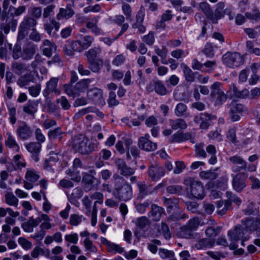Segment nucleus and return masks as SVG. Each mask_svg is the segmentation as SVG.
I'll use <instances>...</instances> for the list:
<instances>
[{"mask_svg":"<svg viewBox=\"0 0 260 260\" xmlns=\"http://www.w3.org/2000/svg\"><path fill=\"white\" fill-rule=\"evenodd\" d=\"M187 193L190 198L202 199L205 196L204 187L200 181L193 178H187L184 180Z\"/></svg>","mask_w":260,"mask_h":260,"instance_id":"f257e3e1","label":"nucleus"},{"mask_svg":"<svg viewBox=\"0 0 260 260\" xmlns=\"http://www.w3.org/2000/svg\"><path fill=\"white\" fill-rule=\"evenodd\" d=\"M121 179L123 182H116L112 194L116 199L126 202L132 198L133 189L131 185L124 182L122 178Z\"/></svg>","mask_w":260,"mask_h":260,"instance_id":"f03ea898","label":"nucleus"},{"mask_svg":"<svg viewBox=\"0 0 260 260\" xmlns=\"http://www.w3.org/2000/svg\"><path fill=\"white\" fill-rule=\"evenodd\" d=\"M197 8L213 23H217L218 20L224 16V13L218 8L213 13L210 5L206 2L199 3Z\"/></svg>","mask_w":260,"mask_h":260,"instance_id":"7ed1b4c3","label":"nucleus"},{"mask_svg":"<svg viewBox=\"0 0 260 260\" xmlns=\"http://www.w3.org/2000/svg\"><path fill=\"white\" fill-rule=\"evenodd\" d=\"M230 163L233 165L232 171L235 172H239L241 170H246L248 172H255L256 167L254 165H248L246 161L241 156L235 155L230 157L229 159Z\"/></svg>","mask_w":260,"mask_h":260,"instance_id":"20e7f679","label":"nucleus"},{"mask_svg":"<svg viewBox=\"0 0 260 260\" xmlns=\"http://www.w3.org/2000/svg\"><path fill=\"white\" fill-rule=\"evenodd\" d=\"M73 147L76 151L81 154H87L94 150L96 145L90 142L86 137L82 136L74 139Z\"/></svg>","mask_w":260,"mask_h":260,"instance_id":"39448f33","label":"nucleus"},{"mask_svg":"<svg viewBox=\"0 0 260 260\" xmlns=\"http://www.w3.org/2000/svg\"><path fill=\"white\" fill-rule=\"evenodd\" d=\"M210 96L214 101L215 106H220L223 104L228 99V95L222 89V84L215 82L211 86Z\"/></svg>","mask_w":260,"mask_h":260,"instance_id":"423d86ee","label":"nucleus"},{"mask_svg":"<svg viewBox=\"0 0 260 260\" xmlns=\"http://www.w3.org/2000/svg\"><path fill=\"white\" fill-rule=\"evenodd\" d=\"M17 26V20L14 18L7 19L5 22L0 24V46L5 45L7 42L5 35H8L10 30L15 31Z\"/></svg>","mask_w":260,"mask_h":260,"instance_id":"0eeeda50","label":"nucleus"},{"mask_svg":"<svg viewBox=\"0 0 260 260\" xmlns=\"http://www.w3.org/2000/svg\"><path fill=\"white\" fill-rule=\"evenodd\" d=\"M40 218L43 221L40 225V230L31 236L36 241L42 240L46 235V230H49L54 226V224L51 222V219L47 214H41Z\"/></svg>","mask_w":260,"mask_h":260,"instance_id":"6e6552de","label":"nucleus"},{"mask_svg":"<svg viewBox=\"0 0 260 260\" xmlns=\"http://www.w3.org/2000/svg\"><path fill=\"white\" fill-rule=\"evenodd\" d=\"M200 224L201 220L198 217L191 218L185 225L181 227L179 234L182 238H189L192 236L191 232L196 230Z\"/></svg>","mask_w":260,"mask_h":260,"instance_id":"1a4fd4ad","label":"nucleus"},{"mask_svg":"<svg viewBox=\"0 0 260 260\" xmlns=\"http://www.w3.org/2000/svg\"><path fill=\"white\" fill-rule=\"evenodd\" d=\"M222 60L228 67L237 68L243 63L241 55L237 52H226L222 56Z\"/></svg>","mask_w":260,"mask_h":260,"instance_id":"9d476101","label":"nucleus"},{"mask_svg":"<svg viewBox=\"0 0 260 260\" xmlns=\"http://www.w3.org/2000/svg\"><path fill=\"white\" fill-rule=\"evenodd\" d=\"M37 24V21L35 19L25 17L19 26L18 39L23 40L27 34V30L31 27L33 28Z\"/></svg>","mask_w":260,"mask_h":260,"instance_id":"9b49d317","label":"nucleus"},{"mask_svg":"<svg viewBox=\"0 0 260 260\" xmlns=\"http://www.w3.org/2000/svg\"><path fill=\"white\" fill-rule=\"evenodd\" d=\"M16 134L20 140L25 141L29 139L32 137V131L31 127L26 122L20 121L18 123Z\"/></svg>","mask_w":260,"mask_h":260,"instance_id":"f8f14e48","label":"nucleus"},{"mask_svg":"<svg viewBox=\"0 0 260 260\" xmlns=\"http://www.w3.org/2000/svg\"><path fill=\"white\" fill-rule=\"evenodd\" d=\"M244 235L243 230L240 225H236L233 230L229 231L228 235L230 237L231 243L229 248L234 250L237 248L238 244L237 242L239 240L241 237Z\"/></svg>","mask_w":260,"mask_h":260,"instance_id":"ddd939ff","label":"nucleus"},{"mask_svg":"<svg viewBox=\"0 0 260 260\" xmlns=\"http://www.w3.org/2000/svg\"><path fill=\"white\" fill-rule=\"evenodd\" d=\"M232 186L235 190L237 192H241L246 186L245 179L247 175L245 173H238L233 175Z\"/></svg>","mask_w":260,"mask_h":260,"instance_id":"4468645a","label":"nucleus"},{"mask_svg":"<svg viewBox=\"0 0 260 260\" xmlns=\"http://www.w3.org/2000/svg\"><path fill=\"white\" fill-rule=\"evenodd\" d=\"M87 97L95 104L101 105L105 104L103 90L99 88L94 87L89 90L87 92Z\"/></svg>","mask_w":260,"mask_h":260,"instance_id":"2eb2a0df","label":"nucleus"},{"mask_svg":"<svg viewBox=\"0 0 260 260\" xmlns=\"http://www.w3.org/2000/svg\"><path fill=\"white\" fill-rule=\"evenodd\" d=\"M58 78H51L46 83L45 88L43 91L44 96L47 97L51 93L58 95L61 93L60 90L58 88Z\"/></svg>","mask_w":260,"mask_h":260,"instance_id":"dca6fc26","label":"nucleus"},{"mask_svg":"<svg viewBox=\"0 0 260 260\" xmlns=\"http://www.w3.org/2000/svg\"><path fill=\"white\" fill-rule=\"evenodd\" d=\"M115 164L120 174L123 176L129 177L135 173L136 169L128 167L125 162L121 159H117Z\"/></svg>","mask_w":260,"mask_h":260,"instance_id":"f3484780","label":"nucleus"},{"mask_svg":"<svg viewBox=\"0 0 260 260\" xmlns=\"http://www.w3.org/2000/svg\"><path fill=\"white\" fill-rule=\"evenodd\" d=\"M150 136L146 134L139 138L138 145L140 148L146 151H154L157 148V144L149 140Z\"/></svg>","mask_w":260,"mask_h":260,"instance_id":"a211bd4d","label":"nucleus"},{"mask_svg":"<svg viewBox=\"0 0 260 260\" xmlns=\"http://www.w3.org/2000/svg\"><path fill=\"white\" fill-rule=\"evenodd\" d=\"M74 6L73 4H68L66 8H60L59 13L56 15V19L59 20L63 18L69 19L72 17L75 13L72 9Z\"/></svg>","mask_w":260,"mask_h":260,"instance_id":"6ab92c4d","label":"nucleus"},{"mask_svg":"<svg viewBox=\"0 0 260 260\" xmlns=\"http://www.w3.org/2000/svg\"><path fill=\"white\" fill-rule=\"evenodd\" d=\"M94 41V38L89 36L86 35L83 36L80 39L75 41L76 44L78 45L77 47L79 52H81L83 50L87 49L91 46L92 42Z\"/></svg>","mask_w":260,"mask_h":260,"instance_id":"aec40b11","label":"nucleus"},{"mask_svg":"<svg viewBox=\"0 0 260 260\" xmlns=\"http://www.w3.org/2000/svg\"><path fill=\"white\" fill-rule=\"evenodd\" d=\"M165 174L163 168L158 165L151 166L148 171L149 176L153 181L157 180L164 176Z\"/></svg>","mask_w":260,"mask_h":260,"instance_id":"412c9836","label":"nucleus"},{"mask_svg":"<svg viewBox=\"0 0 260 260\" xmlns=\"http://www.w3.org/2000/svg\"><path fill=\"white\" fill-rule=\"evenodd\" d=\"M41 47L43 54L48 57H50L52 52L56 50L57 46L53 42L46 39L43 41Z\"/></svg>","mask_w":260,"mask_h":260,"instance_id":"4be33fe9","label":"nucleus"},{"mask_svg":"<svg viewBox=\"0 0 260 260\" xmlns=\"http://www.w3.org/2000/svg\"><path fill=\"white\" fill-rule=\"evenodd\" d=\"M243 224L247 230L250 232L255 231L257 228L260 225V215L255 218H247Z\"/></svg>","mask_w":260,"mask_h":260,"instance_id":"5701e85b","label":"nucleus"},{"mask_svg":"<svg viewBox=\"0 0 260 260\" xmlns=\"http://www.w3.org/2000/svg\"><path fill=\"white\" fill-rule=\"evenodd\" d=\"M214 243L212 239L203 238L196 241L193 247L197 249L210 248L214 246Z\"/></svg>","mask_w":260,"mask_h":260,"instance_id":"b1692460","label":"nucleus"},{"mask_svg":"<svg viewBox=\"0 0 260 260\" xmlns=\"http://www.w3.org/2000/svg\"><path fill=\"white\" fill-rule=\"evenodd\" d=\"M60 27V23L57 22L53 18H50L49 21L46 22L44 25V28L45 30L50 36L54 35V33L52 32V30L54 28L55 31H57Z\"/></svg>","mask_w":260,"mask_h":260,"instance_id":"393cba45","label":"nucleus"},{"mask_svg":"<svg viewBox=\"0 0 260 260\" xmlns=\"http://www.w3.org/2000/svg\"><path fill=\"white\" fill-rule=\"evenodd\" d=\"M181 68H182L185 80L187 82H193L195 80V75L197 74L196 72H193L190 68L185 63L181 64Z\"/></svg>","mask_w":260,"mask_h":260,"instance_id":"a878e982","label":"nucleus"},{"mask_svg":"<svg viewBox=\"0 0 260 260\" xmlns=\"http://www.w3.org/2000/svg\"><path fill=\"white\" fill-rule=\"evenodd\" d=\"M77 45L75 41H67L63 45V52L68 56H73L75 51L79 52Z\"/></svg>","mask_w":260,"mask_h":260,"instance_id":"bb28decb","label":"nucleus"},{"mask_svg":"<svg viewBox=\"0 0 260 260\" xmlns=\"http://www.w3.org/2000/svg\"><path fill=\"white\" fill-rule=\"evenodd\" d=\"M92 80L89 78L84 79L80 80L75 84V88L78 92V96L81 93L84 92L88 88Z\"/></svg>","mask_w":260,"mask_h":260,"instance_id":"cd10ccee","label":"nucleus"},{"mask_svg":"<svg viewBox=\"0 0 260 260\" xmlns=\"http://www.w3.org/2000/svg\"><path fill=\"white\" fill-rule=\"evenodd\" d=\"M163 214H165V212L162 208L156 205L153 204L152 205V209L149 213V216L151 217L154 221H158Z\"/></svg>","mask_w":260,"mask_h":260,"instance_id":"c85d7f7f","label":"nucleus"},{"mask_svg":"<svg viewBox=\"0 0 260 260\" xmlns=\"http://www.w3.org/2000/svg\"><path fill=\"white\" fill-rule=\"evenodd\" d=\"M191 137L190 133L177 132L172 136L170 142L171 143H180L189 140Z\"/></svg>","mask_w":260,"mask_h":260,"instance_id":"c756f323","label":"nucleus"},{"mask_svg":"<svg viewBox=\"0 0 260 260\" xmlns=\"http://www.w3.org/2000/svg\"><path fill=\"white\" fill-rule=\"evenodd\" d=\"M40 178L39 172L32 168L27 169L25 179L30 182H36Z\"/></svg>","mask_w":260,"mask_h":260,"instance_id":"7c9ffc66","label":"nucleus"},{"mask_svg":"<svg viewBox=\"0 0 260 260\" xmlns=\"http://www.w3.org/2000/svg\"><path fill=\"white\" fill-rule=\"evenodd\" d=\"M64 135L65 133L62 132L60 127L54 128L48 132V136L50 140L58 139L59 142L62 141Z\"/></svg>","mask_w":260,"mask_h":260,"instance_id":"2f4dec72","label":"nucleus"},{"mask_svg":"<svg viewBox=\"0 0 260 260\" xmlns=\"http://www.w3.org/2000/svg\"><path fill=\"white\" fill-rule=\"evenodd\" d=\"M35 78L30 73L25 74L19 77L17 84L21 87L28 85L30 82H34Z\"/></svg>","mask_w":260,"mask_h":260,"instance_id":"473e14b6","label":"nucleus"},{"mask_svg":"<svg viewBox=\"0 0 260 260\" xmlns=\"http://www.w3.org/2000/svg\"><path fill=\"white\" fill-rule=\"evenodd\" d=\"M38 103L36 101H29L24 106L23 111L28 114L33 115L37 111Z\"/></svg>","mask_w":260,"mask_h":260,"instance_id":"72a5a7b5","label":"nucleus"},{"mask_svg":"<svg viewBox=\"0 0 260 260\" xmlns=\"http://www.w3.org/2000/svg\"><path fill=\"white\" fill-rule=\"evenodd\" d=\"M5 201L9 206L17 207L18 205V199L12 191L6 192L5 195Z\"/></svg>","mask_w":260,"mask_h":260,"instance_id":"f704fd0d","label":"nucleus"},{"mask_svg":"<svg viewBox=\"0 0 260 260\" xmlns=\"http://www.w3.org/2000/svg\"><path fill=\"white\" fill-rule=\"evenodd\" d=\"M83 245L85 250L87 254L96 253L98 252V248L93 244L89 238H85L83 241Z\"/></svg>","mask_w":260,"mask_h":260,"instance_id":"c9c22d12","label":"nucleus"},{"mask_svg":"<svg viewBox=\"0 0 260 260\" xmlns=\"http://www.w3.org/2000/svg\"><path fill=\"white\" fill-rule=\"evenodd\" d=\"M6 135L7 136V139L5 141L6 146L15 149L16 151H18L19 146L14 136L10 133H7Z\"/></svg>","mask_w":260,"mask_h":260,"instance_id":"e433bc0d","label":"nucleus"},{"mask_svg":"<svg viewBox=\"0 0 260 260\" xmlns=\"http://www.w3.org/2000/svg\"><path fill=\"white\" fill-rule=\"evenodd\" d=\"M27 150L33 154H38L41 149V145L37 142H31L25 145Z\"/></svg>","mask_w":260,"mask_h":260,"instance_id":"4c0bfd02","label":"nucleus"},{"mask_svg":"<svg viewBox=\"0 0 260 260\" xmlns=\"http://www.w3.org/2000/svg\"><path fill=\"white\" fill-rule=\"evenodd\" d=\"M169 124L172 128L175 130L178 128L185 129L187 126L186 122L182 119H170Z\"/></svg>","mask_w":260,"mask_h":260,"instance_id":"58836bf2","label":"nucleus"},{"mask_svg":"<svg viewBox=\"0 0 260 260\" xmlns=\"http://www.w3.org/2000/svg\"><path fill=\"white\" fill-rule=\"evenodd\" d=\"M101 52L100 47H95L90 49L88 51L86 52L85 55L87 57V61L97 60L98 55Z\"/></svg>","mask_w":260,"mask_h":260,"instance_id":"ea45409f","label":"nucleus"},{"mask_svg":"<svg viewBox=\"0 0 260 260\" xmlns=\"http://www.w3.org/2000/svg\"><path fill=\"white\" fill-rule=\"evenodd\" d=\"M89 69L94 73H98L103 67V61L101 59L87 61Z\"/></svg>","mask_w":260,"mask_h":260,"instance_id":"a19ab883","label":"nucleus"},{"mask_svg":"<svg viewBox=\"0 0 260 260\" xmlns=\"http://www.w3.org/2000/svg\"><path fill=\"white\" fill-rule=\"evenodd\" d=\"M154 90L157 94L161 96L165 95L169 92L162 81L160 80H156Z\"/></svg>","mask_w":260,"mask_h":260,"instance_id":"79ce46f5","label":"nucleus"},{"mask_svg":"<svg viewBox=\"0 0 260 260\" xmlns=\"http://www.w3.org/2000/svg\"><path fill=\"white\" fill-rule=\"evenodd\" d=\"M12 68L16 74L20 75L27 70L28 67L23 63L14 62L12 64Z\"/></svg>","mask_w":260,"mask_h":260,"instance_id":"37998d69","label":"nucleus"},{"mask_svg":"<svg viewBox=\"0 0 260 260\" xmlns=\"http://www.w3.org/2000/svg\"><path fill=\"white\" fill-rule=\"evenodd\" d=\"M65 241L67 242V246L69 247L70 244H77L78 242V235L76 233H72L66 235L64 236Z\"/></svg>","mask_w":260,"mask_h":260,"instance_id":"c03bdc74","label":"nucleus"},{"mask_svg":"<svg viewBox=\"0 0 260 260\" xmlns=\"http://www.w3.org/2000/svg\"><path fill=\"white\" fill-rule=\"evenodd\" d=\"M35 53V48L34 46H28L23 48V59H29L32 58Z\"/></svg>","mask_w":260,"mask_h":260,"instance_id":"a18cd8bd","label":"nucleus"},{"mask_svg":"<svg viewBox=\"0 0 260 260\" xmlns=\"http://www.w3.org/2000/svg\"><path fill=\"white\" fill-rule=\"evenodd\" d=\"M83 217L78 214H71L70 217L69 223L72 226H78L82 221Z\"/></svg>","mask_w":260,"mask_h":260,"instance_id":"49530a36","label":"nucleus"},{"mask_svg":"<svg viewBox=\"0 0 260 260\" xmlns=\"http://www.w3.org/2000/svg\"><path fill=\"white\" fill-rule=\"evenodd\" d=\"M138 185L139 189V196L142 198H144L146 196L151 193L150 186H147L142 183H139Z\"/></svg>","mask_w":260,"mask_h":260,"instance_id":"de8ad7c7","label":"nucleus"},{"mask_svg":"<svg viewBox=\"0 0 260 260\" xmlns=\"http://www.w3.org/2000/svg\"><path fill=\"white\" fill-rule=\"evenodd\" d=\"M109 252L112 254L122 253L124 251V248L121 247L119 245L112 243L107 248Z\"/></svg>","mask_w":260,"mask_h":260,"instance_id":"09e8293b","label":"nucleus"},{"mask_svg":"<svg viewBox=\"0 0 260 260\" xmlns=\"http://www.w3.org/2000/svg\"><path fill=\"white\" fill-rule=\"evenodd\" d=\"M164 203L167 207L168 209H177L178 208V201L177 199H167L164 198Z\"/></svg>","mask_w":260,"mask_h":260,"instance_id":"8fccbe9b","label":"nucleus"},{"mask_svg":"<svg viewBox=\"0 0 260 260\" xmlns=\"http://www.w3.org/2000/svg\"><path fill=\"white\" fill-rule=\"evenodd\" d=\"M200 176L203 179L214 180L217 177L218 175L217 173L212 171H203L200 173Z\"/></svg>","mask_w":260,"mask_h":260,"instance_id":"3c124183","label":"nucleus"},{"mask_svg":"<svg viewBox=\"0 0 260 260\" xmlns=\"http://www.w3.org/2000/svg\"><path fill=\"white\" fill-rule=\"evenodd\" d=\"M64 92L70 96H78V92L75 88V85L73 86L71 84H64L63 86Z\"/></svg>","mask_w":260,"mask_h":260,"instance_id":"603ef678","label":"nucleus"},{"mask_svg":"<svg viewBox=\"0 0 260 260\" xmlns=\"http://www.w3.org/2000/svg\"><path fill=\"white\" fill-rule=\"evenodd\" d=\"M92 200H95L92 209H97L96 204H102L103 203L104 196L100 192H95L91 195Z\"/></svg>","mask_w":260,"mask_h":260,"instance_id":"864d4df0","label":"nucleus"},{"mask_svg":"<svg viewBox=\"0 0 260 260\" xmlns=\"http://www.w3.org/2000/svg\"><path fill=\"white\" fill-rule=\"evenodd\" d=\"M92 199L91 196H85L82 199V202L85 209L87 210L86 212V215H88V212L90 213L91 211V207L92 204Z\"/></svg>","mask_w":260,"mask_h":260,"instance_id":"5fc2aeb1","label":"nucleus"},{"mask_svg":"<svg viewBox=\"0 0 260 260\" xmlns=\"http://www.w3.org/2000/svg\"><path fill=\"white\" fill-rule=\"evenodd\" d=\"M183 191V187L179 185H173L167 187V191L172 194H181Z\"/></svg>","mask_w":260,"mask_h":260,"instance_id":"6e6d98bb","label":"nucleus"},{"mask_svg":"<svg viewBox=\"0 0 260 260\" xmlns=\"http://www.w3.org/2000/svg\"><path fill=\"white\" fill-rule=\"evenodd\" d=\"M187 111V106L185 104L180 103L178 104L175 109V113L177 116H183Z\"/></svg>","mask_w":260,"mask_h":260,"instance_id":"4d7b16f0","label":"nucleus"},{"mask_svg":"<svg viewBox=\"0 0 260 260\" xmlns=\"http://www.w3.org/2000/svg\"><path fill=\"white\" fill-rule=\"evenodd\" d=\"M66 173L71 178V180L79 182L81 179L79 172L73 171L71 169H68L66 171Z\"/></svg>","mask_w":260,"mask_h":260,"instance_id":"13d9d810","label":"nucleus"},{"mask_svg":"<svg viewBox=\"0 0 260 260\" xmlns=\"http://www.w3.org/2000/svg\"><path fill=\"white\" fill-rule=\"evenodd\" d=\"M126 60V56L123 54H120L116 55L113 59L112 64L119 67L123 64Z\"/></svg>","mask_w":260,"mask_h":260,"instance_id":"bf43d9fd","label":"nucleus"},{"mask_svg":"<svg viewBox=\"0 0 260 260\" xmlns=\"http://www.w3.org/2000/svg\"><path fill=\"white\" fill-rule=\"evenodd\" d=\"M142 40L147 45L152 46L155 41L154 32L150 31L148 34L145 35L142 37Z\"/></svg>","mask_w":260,"mask_h":260,"instance_id":"052dcab7","label":"nucleus"},{"mask_svg":"<svg viewBox=\"0 0 260 260\" xmlns=\"http://www.w3.org/2000/svg\"><path fill=\"white\" fill-rule=\"evenodd\" d=\"M56 102L57 104H59L63 110H68L71 107V105L68 100L64 96H62L60 98L56 99Z\"/></svg>","mask_w":260,"mask_h":260,"instance_id":"680f3d73","label":"nucleus"},{"mask_svg":"<svg viewBox=\"0 0 260 260\" xmlns=\"http://www.w3.org/2000/svg\"><path fill=\"white\" fill-rule=\"evenodd\" d=\"M23 51H21V47L20 45L16 44L13 48L12 57L14 59H18L20 57L23 58Z\"/></svg>","mask_w":260,"mask_h":260,"instance_id":"e2e57ef3","label":"nucleus"},{"mask_svg":"<svg viewBox=\"0 0 260 260\" xmlns=\"http://www.w3.org/2000/svg\"><path fill=\"white\" fill-rule=\"evenodd\" d=\"M35 138L37 143H40L41 145L46 140V137L43 134L42 130L40 128H37L35 131Z\"/></svg>","mask_w":260,"mask_h":260,"instance_id":"0e129e2a","label":"nucleus"},{"mask_svg":"<svg viewBox=\"0 0 260 260\" xmlns=\"http://www.w3.org/2000/svg\"><path fill=\"white\" fill-rule=\"evenodd\" d=\"M18 242L22 247L25 250H29L32 247V243L23 237H20L18 240Z\"/></svg>","mask_w":260,"mask_h":260,"instance_id":"69168bd1","label":"nucleus"},{"mask_svg":"<svg viewBox=\"0 0 260 260\" xmlns=\"http://www.w3.org/2000/svg\"><path fill=\"white\" fill-rule=\"evenodd\" d=\"M41 90V85L40 84H36L35 86H31L28 88L29 94L33 97L37 96Z\"/></svg>","mask_w":260,"mask_h":260,"instance_id":"338daca9","label":"nucleus"},{"mask_svg":"<svg viewBox=\"0 0 260 260\" xmlns=\"http://www.w3.org/2000/svg\"><path fill=\"white\" fill-rule=\"evenodd\" d=\"M250 181L251 188L252 189H258L260 188V180L254 176H250L249 177Z\"/></svg>","mask_w":260,"mask_h":260,"instance_id":"774afa93","label":"nucleus"}]
</instances>
